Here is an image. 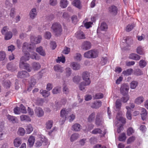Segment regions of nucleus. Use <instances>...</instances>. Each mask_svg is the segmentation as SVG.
I'll list each match as a JSON object with an SVG mask.
<instances>
[{
	"instance_id": "f257e3e1",
	"label": "nucleus",
	"mask_w": 148,
	"mask_h": 148,
	"mask_svg": "<svg viewBox=\"0 0 148 148\" xmlns=\"http://www.w3.org/2000/svg\"><path fill=\"white\" fill-rule=\"evenodd\" d=\"M30 54L27 51L24 53V56L20 59L19 63V67L21 69H25L28 72L31 71V68L29 66V64L25 63V62L28 61L29 59Z\"/></svg>"
},
{
	"instance_id": "f03ea898",
	"label": "nucleus",
	"mask_w": 148,
	"mask_h": 148,
	"mask_svg": "<svg viewBox=\"0 0 148 148\" xmlns=\"http://www.w3.org/2000/svg\"><path fill=\"white\" fill-rule=\"evenodd\" d=\"M22 48L23 50L25 49L27 50L30 52L31 51V54H30V58L31 59L37 60L40 59V57L37 53L35 52L32 51L33 50V48L31 45L26 42H24L23 44Z\"/></svg>"
},
{
	"instance_id": "7ed1b4c3",
	"label": "nucleus",
	"mask_w": 148,
	"mask_h": 148,
	"mask_svg": "<svg viewBox=\"0 0 148 148\" xmlns=\"http://www.w3.org/2000/svg\"><path fill=\"white\" fill-rule=\"evenodd\" d=\"M117 121H115V125L118 127L117 130V132L119 133L123 129V126L124 124L126 123V119L122 117L118 118V116H116Z\"/></svg>"
},
{
	"instance_id": "20e7f679",
	"label": "nucleus",
	"mask_w": 148,
	"mask_h": 148,
	"mask_svg": "<svg viewBox=\"0 0 148 148\" xmlns=\"http://www.w3.org/2000/svg\"><path fill=\"white\" fill-rule=\"evenodd\" d=\"M51 28L57 36L61 34L62 29L61 25L59 23L56 22L53 23Z\"/></svg>"
},
{
	"instance_id": "39448f33",
	"label": "nucleus",
	"mask_w": 148,
	"mask_h": 148,
	"mask_svg": "<svg viewBox=\"0 0 148 148\" xmlns=\"http://www.w3.org/2000/svg\"><path fill=\"white\" fill-rule=\"evenodd\" d=\"M98 52L95 50H91L86 52L84 54L85 57L88 58H95L98 56Z\"/></svg>"
},
{
	"instance_id": "423d86ee",
	"label": "nucleus",
	"mask_w": 148,
	"mask_h": 148,
	"mask_svg": "<svg viewBox=\"0 0 148 148\" xmlns=\"http://www.w3.org/2000/svg\"><path fill=\"white\" fill-rule=\"evenodd\" d=\"M103 123V120L102 116L99 112H98L96 116L95 119V124L97 127L102 125Z\"/></svg>"
},
{
	"instance_id": "0eeeda50",
	"label": "nucleus",
	"mask_w": 148,
	"mask_h": 148,
	"mask_svg": "<svg viewBox=\"0 0 148 148\" xmlns=\"http://www.w3.org/2000/svg\"><path fill=\"white\" fill-rule=\"evenodd\" d=\"M129 89V87L126 84L122 85L120 89L121 93L123 96L128 95L127 93Z\"/></svg>"
},
{
	"instance_id": "6e6552de",
	"label": "nucleus",
	"mask_w": 148,
	"mask_h": 148,
	"mask_svg": "<svg viewBox=\"0 0 148 148\" xmlns=\"http://www.w3.org/2000/svg\"><path fill=\"white\" fill-rule=\"evenodd\" d=\"M35 113L38 117L42 116L44 114V112L43 109L40 107H36L34 110Z\"/></svg>"
},
{
	"instance_id": "1a4fd4ad",
	"label": "nucleus",
	"mask_w": 148,
	"mask_h": 148,
	"mask_svg": "<svg viewBox=\"0 0 148 148\" xmlns=\"http://www.w3.org/2000/svg\"><path fill=\"white\" fill-rule=\"evenodd\" d=\"M36 80L33 77H31L29 82V86L27 91H30L36 83Z\"/></svg>"
},
{
	"instance_id": "9d476101",
	"label": "nucleus",
	"mask_w": 148,
	"mask_h": 148,
	"mask_svg": "<svg viewBox=\"0 0 148 148\" xmlns=\"http://www.w3.org/2000/svg\"><path fill=\"white\" fill-rule=\"evenodd\" d=\"M90 74L87 71L83 72L82 74V77L85 82L88 83V82H90V84L91 83V81L90 79Z\"/></svg>"
},
{
	"instance_id": "9b49d317",
	"label": "nucleus",
	"mask_w": 148,
	"mask_h": 148,
	"mask_svg": "<svg viewBox=\"0 0 148 148\" xmlns=\"http://www.w3.org/2000/svg\"><path fill=\"white\" fill-rule=\"evenodd\" d=\"M109 11L111 14L115 16L117 13L118 9L115 6L112 5L109 7Z\"/></svg>"
},
{
	"instance_id": "f8f14e48",
	"label": "nucleus",
	"mask_w": 148,
	"mask_h": 148,
	"mask_svg": "<svg viewBox=\"0 0 148 148\" xmlns=\"http://www.w3.org/2000/svg\"><path fill=\"white\" fill-rule=\"evenodd\" d=\"M91 47V44L90 42L85 41L82 43V48L83 50H86L90 49Z\"/></svg>"
},
{
	"instance_id": "ddd939ff",
	"label": "nucleus",
	"mask_w": 148,
	"mask_h": 148,
	"mask_svg": "<svg viewBox=\"0 0 148 148\" xmlns=\"http://www.w3.org/2000/svg\"><path fill=\"white\" fill-rule=\"evenodd\" d=\"M29 76V74L27 72L22 71L18 72L17 77L18 78H23L27 77Z\"/></svg>"
},
{
	"instance_id": "4468645a",
	"label": "nucleus",
	"mask_w": 148,
	"mask_h": 148,
	"mask_svg": "<svg viewBox=\"0 0 148 148\" xmlns=\"http://www.w3.org/2000/svg\"><path fill=\"white\" fill-rule=\"evenodd\" d=\"M70 66L74 70H78L80 69L81 67L80 64L75 62H71Z\"/></svg>"
},
{
	"instance_id": "2eb2a0df",
	"label": "nucleus",
	"mask_w": 148,
	"mask_h": 148,
	"mask_svg": "<svg viewBox=\"0 0 148 148\" xmlns=\"http://www.w3.org/2000/svg\"><path fill=\"white\" fill-rule=\"evenodd\" d=\"M67 101V100L66 99L64 98L61 99V100L56 103V107L58 109L60 108L62 106L65 105Z\"/></svg>"
},
{
	"instance_id": "dca6fc26",
	"label": "nucleus",
	"mask_w": 148,
	"mask_h": 148,
	"mask_svg": "<svg viewBox=\"0 0 148 148\" xmlns=\"http://www.w3.org/2000/svg\"><path fill=\"white\" fill-rule=\"evenodd\" d=\"M75 36L78 39H83L85 38V35L83 32L81 31H77L75 34Z\"/></svg>"
},
{
	"instance_id": "f3484780",
	"label": "nucleus",
	"mask_w": 148,
	"mask_h": 148,
	"mask_svg": "<svg viewBox=\"0 0 148 148\" xmlns=\"http://www.w3.org/2000/svg\"><path fill=\"white\" fill-rule=\"evenodd\" d=\"M22 143V140L21 138L17 137L14 140L13 144L14 146L16 147L20 146Z\"/></svg>"
},
{
	"instance_id": "a211bd4d",
	"label": "nucleus",
	"mask_w": 148,
	"mask_h": 148,
	"mask_svg": "<svg viewBox=\"0 0 148 148\" xmlns=\"http://www.w3.org/2000/svg\"><path fill=\"white\" fill-rule=\"evenodd\" d=\"M6 67L8 70L12 72L15 71L17 68L16 66L14 65L13 64L11 63H8Z\"/></svg>"
},
{
	"instance_id": "6ab92c4d",
	"label": "nucleus",
	"mask_w": 148,
	"mask_h": 148,
	"mask_svg": "<svg viewBox=\"0 0 148 148\" xmlns=\"http://www.w3.org/2000/svg\"><path fill=\"white\" fill-rule=\"evenodd\" d=\"M36 51L41 56H46V54L45 51L42 46L37 47L36 49Z\"/></svg>"
},
{
	"instance_id": "aec40b11",
	"label": "nucleus",
	"mask_w": 148,
	"mask_h": 148,
	"mask_svg": "<svg viewBox=\"0 0 148 148\" xmlns=\"http://www.w3.org/2000/svg\"><path fill=\"white\" fill-rule=\"evenodd\" d=\"M69 113V111L67 110H65V109H62L60 112V115L61 117L63 118L65 120L67 116Z\"/></svg>"
},
{
	"instance_id": "412c9836",
	"label": "nucleus",
	"mask_w": 148,
	"mask_h": 148,
	"mask_svg": "<svg viewBox=\"0 0 148 148\" xmlns=\"http://www.w3.org/2000/svg\"><path fill=\"white\" fill-rule=\"evenodd\" d=\"M37 12L36 9L35 8H33L29 12V16L32 19H33L35 18Z\"/></svg>"
},
{
	"instance_id": "4be33fe9",
	"label": "nucleus",
	"mask_w": 148,
	"mask_h": 148,
	"mask_svg": "<svg viewBox=\"0 0 148 148\" xmlns=\"http://www.w3.org/2000/svg\"><path fill=\"white\" fill-rule=\"evenodd\" d=\"M35 140L34 137L31 136L29 138L28 141V145L30 147H32L34 145Z\"/></svg>"
},
{
	"instance_id": "5701e85b",
	"label": "nucleus",
	"mask_w": 148,
	"mask_h": 148,
	"mask_svg": "<svg viewBox=\"0 0 148 148\" xmlns=\"http://www.w3.org/2000/svg\"><path fill=\"white\" fill-rule=\"evenodd\" d=\"M102 105V102L100 101L94 102L91 106V107L93 108H98L101 107Z\"/></svg>"
},
{
	"instance_id": "b1692460",
	"label": "nucleus",
	"mask_w": 148,
	"mask_h": 148,
	"mask_svg": "<svg viewBox=\"0 0 148 148\" xmlns=\"http://www.w3.org/2000/svg\"><path fill=\"white\" fill-rule=\"evenodd\" d=\"M108 29V25L106 23L104 22L101 23L100 27H99L97 29V31L98 30L100 29L102 31H106Z\"/></svg>"
},
{
	"instance_id": "393cba45",
	"label": "nucleus",
	"mask_w": 148,
	"mask_h": 148,
	"mask_svg": "<svg viewBox=\"0 0 148 148\" xmlns=\"http://www.w3.org/2000/svg\"><path fill=\"white\" fill-rule=\"evenodd\" d=\"M21 120L22 121H25L27 122H30L31 120L30 117L28 115H22L20 116Z\"/></svg>"
},
{
	"instance_id": "a878e982",
	"label": "nucleus",
	"mask_w": 148,
	"mask_h": 148,
	"mask_svg": "<svg viewBox=\"0 0 148 148\" xmlns=\"http://www.w3.org/2000/svg\"><path fill=\"white\" fill-rule=\"evenodd\" d=\"M129 57L130 59L136 60H139L140 59V56L137 54L134 53L130 54Z\"/></svg>"
},
{
	"instance_id": "bb28decb",
	"label": "nucleus",
	"mask_w": 148,
	"mask_h": 148,
	"mask_svg": "<svg viewBox=\"0 0 148 148\" xmlns=\"http://www.w3.org/2000/svg\"><path fill=\"white\" fill-rule=\"evenodd\" d=\"M122 103L120 99H117L115 102V107L117 110H119L121 109Z\"/></svg>"
},
{
	"instance_id": "cd10ccee",
	"label": "nucleus",
	"mask_w": 148,
	"mask_h": 148,
	"mask_svg": "<svg viewBox=\"0 0 148 148\" xmlns=\"http://www.w3.org/2000/svg\"><path fill=\"white\" fill-rule=\"evenodd\" d=\"M95 112H93L90 114L88 117L87 120L88 122L90 123L92 122L95 120Z\"/></svg>"
},
{
	"instance_id": "c85d7f7f",
	"label": "nucleus",
	"mask_w": 148,
	"mask_h": 148,
	"mask_svg": "<svg viewBox=\"0 0 148 148\" xmlns=\"http://www.w3.org/2000/svg\"><path fill=\"white\" fill-rule=\"evenodd\" d=\"M90 84V82H88L87 83L84 82H81L79 85V87L80 90H82L85 88V86L89 85Z\"/></svg>"
},
{
	"instance_id": "c756f323",
	"label": "nucleus",
	"mask_w": 148,
	"mask_h": 148,
	"mask_svg": "<svg viewBox=\"0 0 148 148\" xmlns=\"http://www.w3.org/2000/svg\"><path fill=\"white\" fill-rule=\"evenodd\" d=\"M32 67L34 70L37 71L40 68L41 66L38 62H34L32 63Z\"/></svg>"
},
{
	"instance_id": "7c9ffc66",
	"label": "nucleus",
	"mask_w": 148,
	"mask_h": 148,
	"mask_svg": "<svg viewBox=\"0 0 148 148\" xmlns=\"http://www.w3.org/2000/svg\"><path fill=\"white\" fill-rule=\"evenodd\" d=\"M147 113L146 110L144 108H142L141 109V115L142 120H144L145 119L147 116Z\"/></svg>"
},
{
	"instance_id": "2f4dec72",
	"label": "nucleus",
	"mask_w": 148,
	"mask_h": 148,
	"mask_svg": "<svg viewBox=\"0 0 148 148\" xmlns=\"http://www.w3.org/2000/svg\"><path fill=\"white\" fill-rule=\"evenodd\" d=\"M81 4V3L79 0H75L73 3V5L79 9H81L82 8Z\"/></svg>"
},
{
	"instance_id": "473e14b6",
	"label": "nucleus",
	"mask_w": 148,
	"mask_h": 148,
	"mask_svg": "<svg viewBox=\"0 0 148 148\" xmlns=\"http://www.w3.org/2000/svg\"><path fill=\"white\" fill-rule=\"evenodd\" d=\"M126 109L127 110L126 115L127 118L129 120H131L132 119V114L130 112L131 108L129 106H127L126 107Z\"/></svg>"
},
{
	"instance_id": "72a5a7b5",
	"label": "nucleus",
	"mask_w": 148,
	"mask_h": 148,
	"mask_svg": "<svg viewBox=\"0 0 148 148\" xmlns=\"http://www.w3.org/2000/svg\"><path fill=\"white\" fill-rule=\"evenodd\" d=\"M17 134L20 136H23L24 135L25 132V129L23 127L19 128L17 132Z\"/></svg>"
},
{
	"instance_id": "f704fd0d",
	"label": "nucleus",
	"mask_w": 148,
	"mask_h": 148,
	"mask_svg": "<svg viewBox=\"0 0 148 148\" xmlns=\"http://www.w3.org/2000/svg\"><path fill=\"white\" fill-rule=\"evenodd\" d=\"M81 126L79 124L76 123L72 126V129L76 132L79 131L81 129Z\"/></svg>"
},
{
	"instance_id": "c9c22d12",
	"label": "nucleus",
	"mask_w": 148,
	"mask_h": 148,
	"mask_svg": "<svg viewBox=\"0 0 148 148\" xmlns=\"http://www.w3.org/2000/svg\"><path fill=\"white\" fill-rule=\"evenodd\" d=\"M40 93L42 95L43 97H48L50 95V92L45 90H40Z\"/></svg>"
},
{
	"instance_id": "e433bc0d",
	"label": "nucleus",
	"mask_w": 148,
	"mask_h": 148,
	"mask_svg": "<svg viewBox=\"0 0 148 148\" xmlns=\"http://www.w3.org/2000/svg\"><path fill=\"white\" fill-rule=\"evenodd\" d=\"M5 35V39L7 40L10 39L12 36V34L11 32H7Z\"/></svg>"
},
{
	"instance_id": "4c0bfd02",
	"label": "nucleus",
	"mask_w": 148,
	"mask_h": 148,
	"mask_svg": "<svg viewBox=\"0 0 148 148\" xmlns=\"http://www.w3.org/2000/svg\"><path fill=\"white\" fill-rule=\"evenodd\" d=\"M60 4L61 8H66L68 4V1L67 0H61Z\"/></svg>"
},
{
	"instance_id": "58836bf2",
	"label": "nucleus",
	"mask_w": 148,
	"mask_h": 148,
	"mask_svg": "<svg viewBox=\"0 0 148 148\" xmlns=\"http://www.w3.org/2000/svg\"><path fill=\"white\" fill-rule=\"evenodd\" d=\"M144 100L143 97L140 96L136 98L135 100V102L137 104H140Z\"/></svg>"
},
{
	"instance_id": "ea45409f",
	"label": "nucleus",
	"mask_w": 148,
	"mask_h": 148,
	"mask_svg": "<svg viewBox=\"0 0 148 148\" xmlns=\"http://www.w3.org/2000/svg\"><path fill=\"white\" fill-rule=\"evenodd\" d=\"M133 71V70L132 69H129L123 71L122 74L124 75L128 76L131 74Z\"/></svg>"
},
{
	"instance_id": "a19ab883",
	"label": "nucleus",
	"mask_w": 148,
	"mask_h": 148,
	"mask_svg": "<svg viewBox=\"0 0 148 148\" xmlns=\"http://www.w3.org/2000/svg\"><path fill=\"white\" fill-rule=\"evenodd\" d=\"M135 27V25L134 23L128 24L126 27V30L127 32H129L131 31Z\"/></svg>"
},
{
	"instance_id": "79ce46f5",
	"label": "nucleus",
	"mask_w": 148,
	"mask_h": 148,
	"mask_svg": "<svg viewBox=\"0 0 148 148\" xmlns=\"http://www.w3.org/2000/svg\"><path fill=\"white\" fill-rule=\"evenodd\" d=\"M61 87L57 86L55 87L52 90V92L53 94H56L60 93V91Z\"/></svg>"
},
{
	"instance_id": "37998d69",
	"label": "nucleus",
	"mask_w": 148,
	"mask_h": 148,
	"mask_svg": "<svg viewBox=\"0 0 148 148\" xmlns=\"http://www.w3.org/2000/svg\"><path fill=\"white\" fill-rule=\"evenodd\" d=\"M33 129L32 125L29 124L27 126V128H26V132L27 134H30L33 131Z\"/></svg>"
},
{
	"instance_id": "c03bdc74",
	"label": "nucleus",
	"mask_w": 148,
	"mask_h": 148,
	"mask_svg": "<svg viewBox=\"0 0 148 148\" xmlns=\"http://www.w3.org/2000/svg\"><path fill=\"white\" fill-rule=\"evenodd\" d=\"M129 99V96L128 95L122 97L120 99L121 102L122 101L123 103H126Z\"/></svg>"
},
{
	"instance_id": "a18cd8bd",
	"label": "nucleus",
	"mask_w": 148,
	"mask_h": 148,
	"mask_svg": "<svg viewBox=\"0 0 148 148\" xmlns=\"http://www.w3.org/2000/svg\"><path fill=\"white\" fill-rule=\"evenodd\" d=\"M53 124V122L51 120L48 121L46 123V127L47 129H50L51 128Z\"/></svg>"
},
{
	"instance_id": "49530a36",
	"label": "nucleus",
	"mask_w": 148,
	"mask_h": 148,
	"mask_svg": "<svg viewBox=\"0 0 148 148\" xmlns=\"http://www.w3.org/2000/svg\"><path fill=\"white\" fill-rule=\"evenodd\" d=\"M102 131L101 129L97 128L94 129L92 132L91 133L93 134H102Z\"/></svg>"
},
{
	"instance_id": "de8ad7c7",
	"label": "nucleus",
	"mask_w": 148,
	"mask_h": 148,
	"mask_svg": "<svg viewBox=\"0 0 148 148\" xmlns=\"http://www.w3.org/2000/svg\"><path fill=\"white\" fill-rule=\"evenodd\" d=\"M126 139V136L125 133H123L119 136V140L120 141H124Z\"/></svg>"
},
{
	"instance_id": "09e8293b",
	"label": "nucleus",
	"mask_w": 148,
	"mask_h": 148,
	"mask_svg": "<svg viewBox=\"0 0 148 148\" xmlns=\"http://www.w3.org/2000/svg\"><path fill=\"white\" fill-rule=\"evenodd\" d=\"M79 137V134L77 133H75L72 134L71 137V141L73 142L77 140Z\"/></svg>"
},
{
	"instance_id": "8fccbe9b",
	"label": "nucleus",
	"mask_w": 148,
	"mask_h": 148,
	"mask_svg": "<svg viewBox=\"0 0 148 148\" xmlns=\"http://www.w3.org/2000/svg\"><path fill=\"white\" fill-rule=\"evenodd\" d=\"M6 53L4 51H0V61L4 60L6 58Z\"/></svg>"
},
{
	"instance_id": "3c124183",
	"label": "nucleus",
	"mask_w": 148,
	"mask_h": 148,
	"mask_svg": "<svg viewBox=\"0 0 148 148\" xmlns=\"http://www.w3.org/2000/svg\"><path fill=\"white\" fill-rule=\"evenodd\" d=\"M54 70L57 72L62 73L63 71L62 68L58 65H56L54 67Z\"/></svg>"
},
{
	"instance_id": "603ef678",
	"label": "nucleus",
	"mask_w": 148,
	"mask_h": 148,
	"mask_svg": "<svg viewBox=\"0 0 148 148\" xmlns=\"http://www.w3.org/2000/svg\"><path fill=\"white\" fill-rule=\"evenodd\" d=\"M138 84V82H137L135 81H132L130 83V88L133 89H135L137 86Z\"/></svg>"
},
{
	"instance_id": "864d4df0",
	"label": "nucleus",
	"mask_w": 148,
	"mask_h": 148,
	"mask_svg": "<svg viewBox=\"0 0 148 148\" xmlns=\"http://www.w3.org/2000/svg\"><path fill=\"white\" fill-rule=\"evenodd\" d=\"M71 69L69 67H67L66 68L65 73L66 77H69L71 75Z\"/></svg>"
},
{
	"instance_id": "5fc2aeb1",
	"label": "nucleus",
	"mask_w": 148,
	"mask_h": 148,
	"mask_svg": "<svg viewBox=\"0 0 148 148\" xmlns=\"http://www.w3.org/2000/svg\"><path fill=\"white\" fill-rule=\"evenodd\" d=\"M3 85L6 88H9L10 87L11 82L9 80H6L3 82Z\"/></svg>"
},
{
	"instance_id": "6e6d98bb",
	"label": "nucleus",
	"mask_w": 148,
	"mask_h": 148,
	"mask_svg": "<svg viewBox=\"0 0 148 148\" xmlns=\"http://www.w3.org/2000/svg\"><path fill=\"white\" fill-rule=\"evenodd\" d=\"M107 61L108 58L107 57H103L101 58L100 64L101 66H103L107 63Z\"/></svg>"
},
{
	"instance_id": "4d7b16f0",
	"label": "nucleus",
	"mask_w": 148,
	"mask_h": 148,
	"mask_svg": "<svg viewBox=\"0 0 148 148\" xmlns=\"http://www.w3.org/2000/svg\"><path fill=\"white\" fill-rule=\"evenodd\" d=\"M19 108H20L21 113L25 114L27 112V110L23 104H21Z\"/></svg>"
},
{
	"instance_id": "13d9d810",
	"label": "nucleus",
	"mask_w": 148,
	"mask_h": 148,
	"mask_svg": "<svg viewBox=\"0 0 148 148\" xmlns=\"http://www.w3.org/2000/svg\"><path fill=\"white\" fill-rule=\"evenodd\" d=\"M7 117L8 120L13 123L16 122V117H15L8 115Z\"/></svg>"
},
{
	"instance_id": "bf43d9fd",
	"label": "nucleus",
	"mask_w": 148,
	"mask_h": 148,
	"mask_svg": "<svg viewBox=\"0 0 148 148\" xmlns=\"http://www.w3.org/2000/svg\"><path fill=\"white\" fill-rule=\"evenodd\" d=\"M4 127L3 124V123H0V140H1V138L2 137L3 133L2 132V130Z\"/></svg>"
},
{
	"instance_id": "052dcab7",
	"label": "nucleus",
	"mask_w": 148,
	"mask_h": 148,
	"mask_svg": "<svg viewBox=\"0 0 148 148\" xmlns=\"http://www.w3.org/2000/svg\"><path fill=\"white\" fill-rule=\"evenodd\" d=\"M81 79V77L79 76H75L73 78V81L74 82L76 83H78L79 82Z\"/></svg>"
},
{
	"instance_id": "680f3d73",
	"label": "nucleus",
	"mask_w": 148,
	"mask_h": 148,
	"mask_svg": "<svg viewBox=\"0 0 148 148\" xmlns=\"http://www.w3.org/2000/svg\"><path fill=\"white\" fill-rule=\"evenodd\" d=\"M146 64V62L145 61V60H141L139 62V65L141 68H143L145 66Z\"/></svg>"
},
{
	"instance_id": "e2e57ef3",
	"label": "nucleus",
	"mask_w": 148,
	"mask_h": 148,
	"mask_svg": "<svg viewBox=\"0 0 148 148\" xmlns=\"http://www.w3.org/2000/svg\"><path fill=\"white\" fill-rule=\"evenodd\" d=\"M97 139L96 137L93 136L91 137L89 140L90 143L92 144H94L97 142Z\"/></svg>"
},
{
	"instance_id": "0e129e2a",
	"label": "nucleus",
	"mask_w": 148,
	"mask_h": 148,
	"mask_svg": "<svg viewBox=\"0 0 148 148\" xmlns=\"http://www.w3.org/2000/svg\"><path fill=\"white\" fill-rule=\"evenodd\" d=\"M19 107H16L14 109V112L15 114H19L21 113Z\"/></svg>"
},
{
	"instance_id": "69168bd1",
	"label": "nucleus",
	"mask_w": 148,
	"mask_h": 148,
	"mask_svg": "<svg viewBox=\"0 0 148 148\" xmlns=\"http://www.w3.org/2000/svg\"><path fill=\"white\" fill-rule=\"evenodd\" d=\"M134 132V130L131 127L129 128L127 130V134L129 136H130Z\"/></svg>"
},
{
	"instance_id": "338daca9",
	"label": "nucleus",
	"mask_w": 148,
	"mask_h": 148,
	"mask_svg": "<svg viewBox=\"0 0 148 148\" xmlns=\"http://www.w3.org/2000/svg\"><path fill=\"white\" fill-rule=\"evenodd\" d=\"M103 97V95L101 93H99L96 94L94 97L95 99H98L102 98Z\"/></svg>"
},
{
	"instance_id": "774afa93",
	"label": "nucleus",
	"mask_w": 148,
	"mask_h": 148,
	"mask_svg": "<svg viewBox=\"0 0 148 148\" xmlns=\"http://www.w3.org/2000/svg\"><path fill=\"white\" fill-rule=\"evenodd\" d=\"M135 139V137L134 136H132L131 137L129 138L127 140V144H130L131 143L134 142Z\"/></svg>"
}]
</instances>
